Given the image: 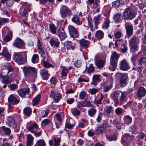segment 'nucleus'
<instances>
[{
	"instance_id": "nucleus-1",
	"label": "nucleus",
	"mask_w": 146,
	"mask_h": 146,
	"mask_svg": "<svg viewBox=\"0 0 146 146\" xmlns=\"http://www.w3.org/2000/svg\"><path fill=\"white\" fill-rule=\"evenodd\" d=\"M120 56V54L115 51L112 52L111 56L110 65L109 69L114 71L115 68L117 67V63L119 58Z\"/></svg>"
},
{
	"instance_id": "nucleus-2",
	"label": "nucleus",
	"mask_w": 146,
	"mask_h": 146,
	"mask_svg": "<svg viewBox=\"0 0 146 146\" xmlns=\"http://www.w3.org/2000/svg\"><path fill=\"white\" fill-rule=\"evenodd\" d=\"M60 12V16L62 18L61 20L64 22L65 24H66L67 18L71 14V11L68 7L63 5L61 7Z\"/></svg>"
},
{
	"instance_id": "nucleus-3",
	"label": "nucleus",
	"mask_w": 146,
	"mask_h": 146,
	"mask_svg": "<svg viewBox=\"0 0 146 146\" xmlns=\"http://www.w3.org/2000/svg\"><path fill=\"white\" fill-rule=\"evenodd\" d=\"M139 42V39L135 36H133L131 38L129 41V44L130 46L131 51L132 52L134 53L138 51V44Z\"/></svg>"
},
{
	"instance_id": "nucleus-4",
	"label": "nucleus",
	"mask_w": 146,
	"mask_h": 146,
	"mask_svg": "<svg viewBox=\"0 0 146 146\" xmlns=\"http://www.w3.org/2000/svg\"><path fill=\"white\" fill-rule=\"evenodd\" d=\"M14 56V60L19 64H21L24 63L25 60L27 59V52H22L21 54L15 53Z\"/></svg>"
},
{
	"instance_id": "nucleus-5",
	"label": "nucleus",
	"mask_w": 146,
	"mask_h": 146,
	"mask_svg": "<svg viewBox=\"0 0 146 146\" xmlns=\"http://www.w3.org/2000/svg\"><path fill=\"white\" fill-rule=\"evenodd\" d=\"M135 15L134 12L129 8L125 9L123 13L124 18L126 19L131 20L135 17Z\"/></svg>"
},
{
	"instance_id": "nucleus-6",
	"label": "nucleus",
	"mask_w": 146,
	"mask_h": 146,
	"mask_svg": "<svg viewBox=\"0 0 146 146\" xmlns=\"http://www.w3.org/2000/svg\"><path fill=\"white\" fill-rule=\"evenodd\" d=\"M119 74V85L121 87H124L127 84L128 81V76L127 73Z\"/></svg>"
},
{
	"instance_id": "nucleus-7",
	"label": "nucleus",
	"mask_w": 146,
	"mask_h": 146,
	"mask_svg": "<svg viewBox=\"0 0 146 146\" xmlns=\"http://www.w3.org/2000/svg\"><path fill=\"white\" fill-rule=\"evenodd\" d=\"M24 74L26 77L32 76L33 73L35 72V68L30 66L25 67L23 69Z\"/></svg>"
},
{
	"instance_id": "nucleus-8",
	"label": "nucleus",
	"mask_w": 146,
	"mask_h": 146,
	"mask_svg": "<svg viewBox=\"0 0 146 146\" xmlns=\"http://www.w3.org/2000/svg\"><path fill=\"white\" fill-rule=\"evenodd\" d=\"M69 32L71 37L76 38L78 37L79 33L77 30L73 26L69 25L68 27Z\"/></svg>"
},
{
	"instance_id": "nucleus-9",
	"label": "nucleus",
	"mask_w": 146,
	"mask_h": 146,
	"mask_svg": "<svg viewBox=\"0 0 146 146\" xmlns=\"http://www.w3.org/2000/svg\"><path fill=\"white\" fill-rule=\"evenodd\" d=\"M0 78L2 82L4 84H10L12 81V78L11 76L5 75L3 73H0Z\"/></svg>"
},
{
	"instance_id": "nucleus-10",
	"label": "nucleus",
	"mask_w": 146,
	"mask_h": 146,
	"mask_svg": "<svg viewBox=\"0 0 146 146\" xmlns=\"http://www.w3.org/2000/svg\"><path fill=\"white\" fill-rule=\"evenodd\" d=\"M50 97L53 98L55 102L57 103L61 99V95L57 91L52 90Z\"/></svg>"
},
{
	"instance_id": "nucleus-11",
	"label": "nucleus",
	"mask_w": 146,
	"mask_h": 146,
	"mask_svg": "<svg viewBox=\"0 0 146 146\" xmlns=\"http://www.w3.org/2000/svg\"><path fill=\"white\" fill-rule=\"evenodd\" d=\"M25 42L19 37H17L15 40L13 45L17 48L21 49L23 48L25 46Z\"/></svg>"
},
{
	"instance_id": "nucleus-12",
	"label": "nucleus",
	"mask_w": 146,
	"mask_h": 146,
	"mask_svg": "<svg viewBox=\"0 0 146 146\" xmlns=\"http://www.w3.org/2000/svg\"><path fill=\"white\" fill-rule=\"evenodd\" d=\"M126 33L128 37L131 36L133 33V28L131 23L129 22H126L125 24Z\"/></svg>"
},
{
	"instance_id": "nucleus-13",
	"label": "nucleus",
	"mask_w": 146,
	"mask_h": 146,
	"mask_svg": "<svg viewBox=\"0 0 146 146\" xmlns=\"http://www.w3.org/2000/svg\"><path fill=\"white\" fill-rule=\"evenodd\" d=\"M120 69L123 71L127 70L130 68L128 63L125 60L121 61L119 64Z\"/></svg>"
},
{
	"instance_id": "nucleus-14",
	"label": "nucleus",
	"mask_w": 146,
	"mask_h": 146,
	"mask_svg": "<svg viewBox=\"0 0 146 146\" xmlns=\"http://www.w3.org/2000/svg\"><path fill=\"white\" fill-rule=\"evenodd\" d=\"M9 103L11 105H15L17 104L19 101L17 97L13 94L10 95L8 99Z\"/></svg>"
},
{
	"instance_id": "nucleus-15",
	"label": "nucleus",
	"mask_w": 146,
	"mask_h": 146,
	"mask_svg": "<svg viewBox=\"0 0 146 146\" xmlns=\"http://www.w3.org/2000/svg\"><path fill=\"white\" fill-rule=\"evenodd\" d=\"M6 122L10 127L14 128L17 127V124L13 118L11 116L8 117Z\"/></svg>"
},
{
	"instance_id": "nucleus-16",
	"label": "nucleus",
	"mask_w": 146,
	"mask_h": 146,
	"mask_svg": "<svg viewBox=\"0 0 146 146\" xmlns=\"http://www.w3.org/2000/svg\"><path fill=\"white\" fill-rule=\"evenodd\" d=\"M0 55L4 56L5 58V60L7 61L11 59L10 55L5 47L3 48L2 52L0 53Z\"/></svg>"
},
{
	"instance_id": "nucleus-17",
	"label": "nucleus",
	"mask_w": 146,
	"mask_h": 146,
	"mask_svg": "<svg viewBox=\"0 0 146 146\" xmlns=\"http://www.w3.org/2000/svg\"><path fill=\"white\" fill-rule=\"evenodd\" d=\"M29 92V88H21L17 91L19 95L23 98L25 97V95L28 94Z\"/></svg>"
},
{
	"instance_id": "nucleus-18",
	"label": "nucleus",
	"mask_w": 146,
	"mask_h": 146,
	"mask_svg": "<svg viewBox=\"0 0 146 146\" xmlns=\"http://www.w3.org/2000/svg\"><path fill=\"white\" fill-rule=\"evenodd\" d=\"M146 93L145 89L143 87H140L137 90V96L139 98L145 96Z\"/></svg>"
},
{
	"instance_id": "nucleus-19",
	"label": "nucleus",
	"mask_w": 146,
	"mask_h": 146,
	"mask_svg": "<svg viewBox=\"0 0 146 146\" xmlns=\"http://www.w3.org/2000/svg\"><path fill=\"white\" fill-rule=\"evenodd\" d=\"M40 74L42 79L44 80H47L50 75L47 70L44 69H42L40 70Z\"/></svg>"
},
{
	"instance_id": "nucleus-20",
	"label": "nucleus",
	"mask_w": 146,
	"mask_h": 146,
	"mask_svg": "<svg viewBox=\"0 0 146 146\" xmlns=\"http://www.w3.org/2000/svg\"><path fill=\"white\" fill-rule=\"evenodd\" d=\"M30 11V9L28 7H25L23 6L20 9V15L22 16L25 17L28 14V12Z\"/></svg>"
},
{
	"instance_id": "nucleus-21",
	"label": "nucleus",
	"mask_w": 146,
	"mask_h": 146,
	"mask_svg": "<svg viewBox=\"0 0 146 146\" xmlns=\"http://www.w3.org/2000/svg\"><path fill=\"white\" fill-rule=\"evenodd\" d=\"M49 43L51 46L54 48H57L59 47L60 42L52 38L49 40Z\"/></svg>"
},
{
	"instance_id": "nucleus-22",
	"label": "nucleus",
	"mask_w": 146,
	"mask_h": 146,
	"mask_svg": "<svg viewBox=\"0 0 146 146\" xmlns=\"http://www.w3.org/2000/svg\"><path fill=\"white\" fill-rule=\"evenodd\" d=\"M119 95V92L117 91L114 92L112 96V99L114 101L115 106L118 104L119 102L118 97Z\"/></svg>"
},
{
	"instance_id": "nucleus-23",
	"label": "nucleus",
	"mask_w": 146,
	"mask_h": 146,
	"mask_svg": "<svg viewBox=\"0 0 146 146\" xmlns=\"http://www.w3.org/2000/svg\"><path fill=\"white\" fill-rule=\"evenodd\" d=\"M121 95L119 98V101L120 102L123 103L127 102V93L125 92H121Z\"/></svg>"
},
{
	"instance_id": "nucleus-24",
	"label": "nucleus",
	"mask_w": 146,
	"mask_h": 146,
	"mask_svg": "<svg viewBox=\"0 0 146 146\" xmlns=\"http://www.w3.org/2000/svg\"><path fill=\"white\" fill-rule=\"evenodd\" d=\"M106 125L105 124H103L101 125L100 126L98 127L95 131L96 133L98 134H99L102 133L105 130L106 128Z\"/></svg>"
},
{
	"instance_id": "nucleus-25",
	"label": "nucleus",
	"mask_w": 146,
	"mask_h": 146,
	"mask_svg": "<svg viewBox=\"0 0 146 146\" xmlns=\"http://www.w3.org/2000/svg\"><path fill=\"white\" fill-rule=\"evenodd\" d=\"M121 14L120 13H117L114 15L113 19L115 23H120L122 21Z\"/></svg>"
},
{
	"instance_id": "nucleus-26",
	"label": "nucleus",
	"mask_w": 146,
	"mask_h": 146,
	"mask_svg": "<svg viewBox=\"0 0 146 146\" xmlns=\"http://www.w3.org/2000/svg\"><path fill=\"white\" fill-rule=\"evenodd\" d=\"M80 44L81 46L87 48L89 46L90 42L89 41L86 40L84 39H82L80 40Z\"/></svg>"
},
{
	"instance_id": "nucleus-27",
	"label": "nucleus",
	"mask_w": 146,
	"mask_h": 146,
	"mask_svg": "<svg viewBox=\"0 0 146 146\" xmlns=\"http://www.w3.org/2000/svg\"><path fill=\"white\" fill-rule=\"evenodd\" d=\"M58 36L60 38V39H63L65 38L66 35L63 28H60L58 30Z\"/></svg>"
},
{
	"instance_id": "nucleus-28",
	"label": "nucleus",
	"mask_w": 146,
	"mask_h": 146,
	"mask_svg": "<svg viewBox=\"0 0 146 146\" xmlns=\"http://www.w3.org/2000/svg\"><path fill=\"white\" fill-rule=\"evenodd\" d=\"M33 137L31 134L28 135L27 137V141L26 143V146H31L32 145H33Z\"/></svg>"
},
{
	"instance_id": "nucleus-29",
	"label": "nucleus",
	"mask_w": 146,
	"mask_h": 146,
	"mask_svg": "<svg viewBox=\"0 0 146 146\" xmlns=\"http://www.w3.org/2000/svg\"><path fill=\"white\" fill-rule=\"evenodd\" d=\"M105 63V60H99L95 62V64L98 68L103 67Z\"/></svg>"
},
{
	"instance_id": "nucleus-30",
	"label": "nucleus",
	"mask_w": 146,
	"mask_h": 146,
	"mask_svg": "<svg viewBox=\"0 0 146 146\" xmlns=\"http://www.w3.org/2000/svg\"><path fill=\"white\" fill-rule=\"evenodd\" d=\"M100 75H94L93 76L92 78V80L91 84L94 85H96L98 84V82L100 81Z\"/></svg>"
},
{
	"instance_id": "nucleus-31",
	"label": "nucleus",
	"mask_w": 146,
	"mask_h": 146,
	"mask_svg": "<svg viewBox=\"0 0 146 146\" xmlns=\"http://www.w3.org/2000/svg\"><path fill=\"white\" fill-rule=\"evenodd\" d=\"M49 30L50 33L56 34V26L53 24L51 23L49 25Z\"/></svg>"
},
{
	"instance_id": "nucleus-32",
	"label": "nucleus",
	"mask_w": 146,
	"mask_h": 146,
	"mask_svg": "<svg viewBox=\"0 0 146 146\" xmlns=\"http://www.w3.org/2000/svg\"><path fill=\"white\" fill-rule=\"evenodd\" d=\"M38 128V125L36 123H34L31 125L28 129L29 131H31L32 133L35 131V129H37Z\"/></svg>"
},
{
	"instance_id": "nucleus-33",
	"label": "nucleus",
	"mask_w": 146,
	"mask_h": 146,
	"mask_svg": "<svg viewBox=\"0 0 146 146\" xmlns=\"http://www.w3.org/2000/svg\"><path fill=\"white\" fill-rule=\"evenodd\" d=\"M124 123L125 124L129 125L131 123L132 121V118L129 115L125 116L123 118Z\"/></svg>"
},
{
	"instance_id": "nucleus-34",
	"label": "nucleus",
	"mask_w": 146,
	"mask_h": 146,
	"mask_svg": "<svg viewBox=\"0 0 146 146\" xmlns=\"http://www.w3.org/2000/svg\"><path fill=\"white\" fill-rule=\"evenodd\" d=\"M110 23V20L108 19H106L102 25V28L104 29H107L109 27Z\"/></svg>"
},
{
	"instance_id": "nucleus-35",
	"label": "nucleus",
	"mask_w": 146,
	"mask_h": 146,
	"mask_svg": "<svg viewBox=\"0 0 146 146\" xmlns=\"http://www.w3.org/2000/svg\"><path fill=\"white\" fill-rule=\"evenodd\" d=\"M41 95L40 94L37 95L33 100V105L35 106L38 104L40 101Z\"/></svg>"
},
{
	"instance_id": "nucleus-36",
	"label": "nucleus",
	"mask_w": 146,
	"mask_h": 146,
	"mask_svg": "<svg viewBox=\"0 0 146 146\" xmlns=\"http://www.w3.org/2000/svg\"><path fill=\"white\" fill-rule=\"evenodd\" d=\"M64 46L68 49L73 50L74 47L72 45V43L70 41H66L64 43Z\"/></svg>"
},
{
	"instance_id": "nucleus-37",
	"label": "nucleus",
	"mask_w": 146,
	"mask_h": 146,
	"mask_svg": "<svg viewBox=\"0 0 146 146\" xmlns=\"http://www.w3.org/2000/svg\"><path fill=\"white\" fill-rule=\"evenodd\" d=\"M112 5L115 7H119L122 5V1L120 0H116L113 2Z\"/></svg>"
},
{
	"instance_id": "nucleus-38",
	"label": "nucleus",
	"mask_w": 146,
	"mask_h": 146,
	"mask_svg": "<svg viewBox=\"0 0 146 146\" xmlns=\"http://www.w3.org/2000/svg\"><path fill=\"white\" fill-rule=\"evenodd\" d=\"M92 108L90 109L88 111L89 115L91 117H93L96 112V110L94 108V106Z\"/></svg>"
},
{
	"instance_id": "nucleus-39",
	"label": "nucleus",
	"mask_w": 146,
	"mask_h": 146,
	"mask_svg": "<svg viewBox=\"0 0 146 146\" xmlns=\"http://www.w3.org/2000/svg\"><path fill=\"white\" fill-rule=\"evenodd\" d=\"M72 21L74 23L78 25H80L82 24V22L79 19L78 17L76 16L73 17L72 19Z\"/></svg>"
},
{
	"instance_id": "nucleus-40",
	"label": "nucleus",
	"mask_w": 146,
	"mask_h": 146,
	"mask_svg": "<svg viewBox=\"0 0 146 146\" xmlns=\"http://www.w3.org/2000/svg\"><path fill=\"white\" fill-rule=\"evenodd\" d=\"M0 129H2L3 132L7 135H9L11 133V130L9 128L6 127L4 126H2L0 127Z\"/></svg>"
},
{
	"instance_id": "nucleus-41",
	"label": "nucleus",
	"mask_w": 146,
	"mask_h": 146,
	"mask_svg": "<svg viewBox=\"0 0 146 146\" xmlns=\"http://www.w3.org/2000/svg\"><path fill=\"white\" fill-rule=\"evenodd\" d=\"M95 36L98 39H101L104 37V33L100 30L97 31L95 34Z\"/></svg>"
},
{
	"instance_id": "nucleus-42",
	"label": "nucleus",
	"mask_w": 146,
	"mask_h": 146,
	"mask_svg": "<svg viewBox=\"0 0 146 146\" xmlns=\"http://www.w3.org/2000/svg\"><path fill=\"white\" fill-rule=\"evenodd\" d=\"M100 17V15H98L97 16L95 17L93 19L94 22L95 23V27L96 29L98 28L97 25L99 24V19Z\"/></svg>"
},
{
	"instance_id": "nucleus-43",
	"label": "nucleus",
	"mask_w": 146,
	"mask_h": 146,
	"mask_svg": "<svg viewBox=\"0 0 146 146\" xmlns=\"http://www.w3.org/2000/svg\"><path fill=\"white\" fill-rule=\"evenodd\" d=\"M34 146H46V144L43 140L40 139L37 141L36 144Z\"/></svg>"
},
{
	"instance_id": "nucleus-44",
	"label": "nucleus",
	"mask_w": 146,
	"mask_h": 146,
	"mask_svg": "<svg viewBox=\"0 0 146 146\" xmlns=\"http://www.w3.org/2000/svg\"><path fill=\"white\" fill-rule=\"evenodd\" d=\"M54 143V146H59V145L61 141L60 139L58 137H54L53 138Z\"/></svg>"
},
{
	"instance_id": "nucleus-45",
	"label": "nucleus",
	"mask_w": 146,
	"mask_h": 146,
	"mask_svg": "<svg viewBox=\"0 0 146 146\" xmlns=\"http://www.w3.org/2000/svg\"><path fill=\"white\" fill-rule=\"evenodd\" d=\"M61 67L62 68L61 71L62 76H66L68 72V69L64 66H62Z\"/></svg>"
},
{
	"instance_id": "nucleus-46",
	"label": "nucleus",
	"mask_w": 146,
	"mask_h": 146,
	"mask_svg": "<svg viewBox=\"0 0 146 146\" xmlns=\"http://www.w3.org/2000/svg\"><path fill=\"white\" fill-rule=\"evenodd\" d=\"M106 137L107 139L110 141L113 140L115 141L117 138L116 136L114 134L106 136Z\"/></svg>"
},
{
	"instance_id": "nucleus-47",
	"label": "nucleus",
	"mask_w": 146,
	"mask_h": 146,
	"mask_svg": "<svg viewBox=\"0 0 146 146\" xmlns=\"http://www.w3.org/2000/svg\"><path fill=\"white\" fill-rule=\"evenodd\" d=\"M38 54H34L32 58L31 61L34 63H37L38 62Z\"/></svg>"
},
{
	"instance_id": "nucleus-48",
	"label": "nucleus",
	"mask_w": 146,
	"mask_h": 146,
	"mask_svg": "<svg viewBox=\"0 0 146 146\" xmlns=\"http://www.w3.org/2000/svg\"><path fill=\"white\" fill-rule=\"evenodd\" d=\"M113 108L111 106H108L106 108L105 112L109 115L110 113H112L113 111Z\"/></svg>"
},
{
	"instance_id": "nucleus-49",
	"label": "nucleus",
	"mask_w": 146,
	"mask_h": 146,
	"mask_svg": "<svg viewBox=\"0 0 146 146\" xmlns=\"http://www.w3.org/2000/svg\"><path fill=\"white\" fill-rule=\"evenodd\" d=\"M84 101L78 102V103L77 107L83 111H84L85 109L83 108V107H84Z\"/></svg>"
},
{
	"instance_id": "nucleus-50",
	"label": "nucleus",
	"mask_w": 146,
	"mask_h": 146,
	"mask_svg": "<svg viewBox=\"0 0 146 146\" xmlns=\"http://www.w3.org/2000/svg\"><path fill=\"white\" fill-rule=\"evenodd\" d=\"M12 34L11 33H9L5 36L4 40L6 42L10 41L12 39Z\"/></svg>"
},
{
	"instance_id": "nucleus-51",
	"label": "nucleus",
	"mask_w": 146,
	"mask_h": 146,
	"mask_svg": "<svg viewBox=\"0 0 146 146\" xmlns=\"http://www.w3.org/2000/svg\"><path fill=\"white\" fill-rule=\"evenodd\" d=\"M24 112L25 115L27 116H29L31 113L32 110L30 108H27L24 109Z\"/></svg>"
},
{
	"instance_id": "nucleus-52",
	"label": "nucleus",
	"mask_w": 146,
	"mask_h": 146,
	"mask_svg": "<svg viewBox=\"0 0 146 146\" xmlns=\"http://www.w3.org/2000/svg\"><path fill=\"white\" fill-rule=\"evenodd\" d=\"M100 1L99 0H95V1L93 3V7L94 9H96L100 7Z\"/></svg>"
},
{
	"instance_id": "nucleus-53",
	"label": "nucleus",
	"mask_w": 146,
	"mask_h": 146,
	"mask_svg": "<svg viewBox=\"0 0 146 146\" xmlns=\"http://www.w3.org/2000/svg\"><path fill=\"white\" fill-rule=\"evenodd\" d=\"M72 113L74 115L76 116L79 115L80 113V112L79 110L75 108L72 109Z\"/></svg>"
},
{
	"instance_id": "nucleus-54",
	"label": "nucleus",
	"mask_w": 146,
	"mask_h": 146,
	"mask_svg": "<svg viewBox=\"0 0 146 146\" xmlns=\"http://www.w3.org/2000/svg\"><path fill=\"white\" fill-rule=\"evenodd\" d=\"M9 22L8 19L6 18H0V27L2 26V24L7 23Z\"/></svg>"
},
{
	"instance_id": "nucleus-55",
	"label": "nucleus",
	"mask_w": 146,
	"mask_h": 146,
	"mask_svg": "<svg viewBox=\"0 0 146 146\" xmlns=\"http://www.w3.org/2000/svg\"><path fill=\"white\" fill-rule=\"evenodd\" d=\"M101 97L98 100L95 101L94 102V104L96 105L101 104H102V100L104 98V95L102 94H101Z\"/></svg>"
},
{
	"instance_id": "nucleus-56",
	"label": "nucleus",
	"mask_w": 146,
	"mask_h": 146,
	"mask_svg": "<svg viewBox=\"0 0 146 146\" xmlns=\"http://www.w3.org/2000/svg\"><path fill=\"white\" fill-rule=\"evenodd\" d=\"M94 70V67L93 66V64H90V66L88 69L87 72L90 74L92 73H93Z\"/></svg>"
},
{
	"instance_id": "nucleus-57",
	"label": "nucleus",
	"mask_w": 146,
	"mask_h": 146,
	"mask_svg": "<svg viewBox=\"0 0 146 146\" xmlns=\"http://www.w3.org/2000/svg\"><path fill=\"white\" fill-rule=\"evenodd\" d=\"M86 94L84 91L81 92L79 95V98L80 99H84L86 97Z\"/></svg>"
},
{
	"instance_id": "nucleus-58",
	"label": "nucleus",
	"mask_w": 146,
	"mask_h": 146,
	"mask_svg": "<svg viewBox=\"0 0 146 146\" xmlns=\"http://www.w3.org/2000/svg\"><path fill=\"white\" fill-rule=\"evenodd\" d=\"M84 107H93L94 105L93 104H91L90 102L89 101H87L86 99L84 101Z\"/></svg>"
},
{
	"instance_id": "nucleus-59",
	"label": "nucleus",
	"mask_w": 146,
	"mask_h": 146,
	"mask_svg": "<svg viewBox=\"0 0 146 146\" xmlns=\"http://www.w3.org/2000/svg\"><path fill=\"white\" fill-rule=\"evenodd\" d=\"M51 122L50 120L48 119H45L43 120L41 123L44 126L48 125Z\"/></svg>"
},
{
	"instance_id": "nucleus-60",
	"label": "nucleus",
	"mask_w": 146,
	"mask_h": 146,
	"mask_svg": "<svg viewBox=\"0 0 146 146\" xmlns=\"http://www.w3.org/2000/svg\"><path fill=\"white\" fill-rule=\"evenodd\" d=\"M82 65V62L80 60L76 61L74 63V66L77 68L80 67Z\"/></svg>"
},
{
	"instance_id": "nucleus-61",
	"label": "nucleus",
	"mask_w": 146,
	"mask_h": 146,
	"mask_svg": "<svg viewBox=\"0 0 146 146\" xmlns=\"http://www.w3.org/2000/svg\"><path fill=\"white\" fill-rule=\"evenodd\" d=\"M139 65H141L143 63H144L146 62V59L144 57L141 58L139 59L138 60Z\"/></svg>"
},
{
	"instance_id": "nucleus-62",
	"label": "nucleus",
	"mask_w": 146,
	"mask_h": 146,
	"mask_svg": "<svg viewBox=\"0 0 146 146\" xmlns=\"http://www.w3.org/2000/svg\"><path fill=\"white\" fill-rule=\"evenodd\" d=\"M115 113L117 115H121L122 113V109L120 108H116L115 110Z\"/></svg>"
},
{
	"instance_id": "nucleus-63",
	"label": "nucleus",
	"mask_w": 146,
	"mask_h": 146,
	"mask_svg": "<svg viewBox=\"0 0 146 146\" xmlns=\"http://www.w3.org/2000/svg\"><path fill=\"white\" fill-rule=\"evenodd\" d=\"M121 51L123 53H125L127 50L126 46L124 44H123L121 48Z\"/></svg>"
},
{
	"instance_id": "nucleus-64",
	"label": "nucleus",
	"mask_w": 146,
	"mask_h": 146,
	"mask_svg": "<svg viewBox=\"0 0 146 146\" xmlns=\"http://www.w3.org/2000/svg\"><path fill=\"white\" fill-rule=\"evenodd\" d=\"M43 65L44 67L46 68H49L52 66V65L48 62L44 61L43 62Z\"/></svg>"
}]
</instances>
